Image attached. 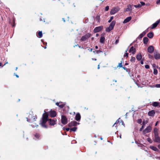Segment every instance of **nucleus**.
<instances>
[{
	"label": "nucleus",
	"instance_id": "nucleus-35",
	"mask_svg": "<svg viewBox=\"0 0 160 160\" xmlns=\"http://www.w3.org/2000/svg\"><path fill=\"white\" fill-rule=\"evenodd\" d=\"M153 73L155 75H156L157 74L158 71L156 69H154Z\"/></svg>",
	"mask_w": 160,
	"mask_h": 160
},
{
	"label": "nucleus",
	"instance_id": "nucleus-49",
	"mask_svg": "<svg viewBox=\"0 0 160 160\" xmlns=\"http://www.w3.org/2000/svg\"><path fill=\"white\" fill-rule=\"evenodd\" d=\"M144 126L142 125V127L141 128H140L139 129V131H142V129H143Z\"/></svg>",
	"mask_w": 160,
	"mask_h": 160
},
{
	"label": "nucleus",
	"instance_id": "nucleus-18",
	"mask_svg": "<svg viewBox=\"0 0 160 160\" xmlns=\"http://www.w3.org/2000/svg\"><path fill=\"white\" fill-rule=\"evenodd\" d=\"M155 114V112L153 110H152L148 112V114L149 116H153Z\"/></svg>",
	"mask_w": 160,
	"mask_h": 160
},
{
	"label": "nucleus",
	"instance_id": "nucleus-28",
	"mask_svg": "<svg viewBox=\"0 0 160 160\" xmlns=\"http://www.w3.org/2000/svg\"><path fill=\"white\" fill-rule=\"evenodd\" d=\"M159 104V103L157 102H154L152 103V105L154 107L157 106Z\"/></svg>",
	"mask_w": 160,
	"mask_h": 160
},
{
	"label": "nucleus",
	"instance_id": "nucleus-61",
	"mask_svg": "<svg viewBox=\"0 0 160 160\" xmlns=\"http://www.w3.org/2000/svg\"><path fill=\"white\" fill-rule=\"evenodd\" d=\"M2 63L0 62V66H2Z\"/></svg>",
	"mask_w": 160,
	"mask_h": 160
},
{
	"label": "nucleus",
	"instance_id": "nucleus-20",
	"mask_svg": "<svg viewBox=\"0 0 160 160\" xmlns=\"http://www.w3.org/2000/svg\"><path fill=\"white\" fill-rule=\"evenodd\" d=\"M154 57L155 59H159L160 58V54L158 53L154 54Z\"/></svg>",
	"mask_w": 160,
	"mask_h": 160
},
{
	"label": "nucleus",
	"instance_id": "nucleus-37",
	"mask_svg": "<svg viewBox=\"0 0 160 160\" xmlns=\"http://www.w3.org/2000/svg\"><path fill=\"white\" fill-rule=\"evenodd\" d=\"M142 122V119H138V121H137V122L138 123H141Z\"/></svg>",
	"mask_w": 160,
	"mask_h": 160
},
{
	"label": "nucleus",
	"instance_id": "nucleus-58",
	"mask_svg": "<svg viewBox=\"0 0 160 160\" xmlns=\"http://www.w3.org/2000/svg\"><path fill=\"white\" fill-rule=\"evenodd\" d=\"M16 77L17 78H18L19 77V76H18V75H16Z\"/></svg>",
	"mask_w": 160,
	"mask_h": 160
},
{
	"label": "nucleus",
	"instance_id": "nucleus-34",
	"mask_svg": "<svg viewBox=\"0 0 160 160\" xmlns=\"http://www.w3.org/2000/svg\"><path fill=\"white\" fill-rule=\"evenodd\" d=\"M135 60V58L134 57H132L130 61L132 62H134Z\"/></svg>",
	"mask_w": 160,
	"mask_h": 160
},
{
	"label": "nucleus",
	"instance_id": "nucleus-32",
	"mask_svg": "<svg viewBox=\"0 0 160 160\" xmlns=\"http://www.w3.org/2000/svg\"><path fill=\"white\" fill-rule=\"evenodd\" d=\"M134 6L136 8H140L142 6V5L139 4L138 5H134Z\"/></svg>",
	"mask_w": 160,
	"mask_h": 160
},
{
	"label": "nucleus",
	"instance_id": "nucleus-27",
	"mask_svg": "<svg viewBox=\"0 0 160 160\" xmlns=\"http://www.w3.org/2000/svg\"><path fill=\"white\" fill-rule=\"evenodd\" d=\"M145 34L146 32H143L139 35V37L140 38H142L143 36L145 35Z\"/></svg>",
	"mask_w": 160,
	"mask_h": 160
},
{
	"label": "nucleus",
	"instance_id": "nucleus-48",
	"mask_svg": "<svg viewBox=\"0 0 160 160\" xmlns=\"http://www.w3.org/2000/svg\"><path fill=\"white\" fill-rule=\"evenodd\" d=\"M145 68L147 69H148L149 68V66L148 65H146L145 66Z\"/></svg>",
	"mask_w": 160,
	"mask_h": 160
},
{
	"label": "nucleus",
	"instance_id": "nucleus-59",
	"mask_svg": "<svg viewBox=\"0 0 160 160\" xmlns=\"http://www.w3.org/2000/svg\"><path fill=\"white\" fill-rule=\"evenodd\" d=\"M98 34H96V36L97 37H98Z\"/></svg>",
	"mask_w": 160,
	"mask_h": 160
},
{
	"label": "nucleus",
	"instance_id": "nucleus-41",
	"mask_svg": "<svg viewBox=\"0 0 160 160\" xmlns=\"http://www.w3.org/2000/svg\"><path fill=\"white\" fill-rule=\"evenodd\" d=\"M109 9V7L108 6H107L106 7L105 10L106 11H107Z\"/></svg>",
	"mask_w": 160,
	"mask_h": 160
},
{
	"label": "nucleus",
	"instance_id": "nucleus-1",
	"mask_svg": "<svg viewBox=\"0 0 160 160\" xmlns=\"http://www.w3.org/2000/svg\"><path fill=\"white\" fill-rule=\"evenodd\" d=\"M48 114L47 112H46L43 115L42 121V122L40 123L41 126L45 128H47V126L45 125V123L48 120Z\"/></svg>",
	"mask_w": 160,
	"mask_h": 160
},
{
	"label": "nucleus",
	"instance_id": "nucleus-17",
	"mask_svg": "<svg viewBox=\"0 0 160 160\" xmlns=\"http://www.w3.org/2000/svg\"><path fill=\"white\" fill-rule=\"evenodd\" d=\"M132 18L131 17H129L128 18H127L126 19H125L123 22V23H127V22H128L129 21H130Z\"/></svg>",
	"mask_w": 160,
	"mask_h": 160
},
{
	"label": "nucleus",
	"instance_id": "nucleus-42",
	"mask_svg": "<svg viewBox=\"0 0 160 160\" xmlns=\"http://www.w3.org/2000/svg\"><path fill=\"white\" fill-rule=\"evenodd\" d=\"M124 57H128V53L127 52H125V54L124 55Z\"/></svg>",
	"mask_w": 160,
	"mask_h": 160
},
{
	"label": "nucleus",
	"instance_id": "nucleus-44",
	"mask_svg": "<svg viewBox=\"0 0 160 160\" xmlns=\"http://www.w3.org/2000/svg\"><path fill=\"white\" fill-rule=\"evenodd\" d=\"M155 87L158 88H160V84H156L155 85Z\"/></svg>",
	"mask_w": 160,
	"mask_h": 160
},
{
	"label": "nucleus",
	"instance_id": "nucleus-29",
	"mask_svg": "<svg viewBox=\"0 0 160 160\" xmlns=\"http://www.w3.org/2000/svg\"><path fill=\"white\" fill-rule=\"evenodd\" d=\"M77 129V128L76 127H74L72 128L71 129H70V131H73L75 132V131H76Z\"/></svg>",
	"mask_w": 160,
	"mask_h": 160
},
{
	"label": "nucleus",
	"instance_id": "nucleus-51",
	"mask_svg": "<svg viewBox=\"0 0 160 160\" xmlns=\"http://www.w3.org/2000/svg\"><path fill=\"white\" fill-rule=\"evenodd\" d=\"M148 56H149V58H153V56L151 55H149Z\"/></svg>",
	"mask_w": 160,
	"mask_h": 160
},
{
	"label": "nucleus",
	"instance_id": "nucleus-53",
	"mask_svg": "<svg viewBox=\"0 0 160 160\" xmlns=\"http://www.w3.org/2000/svg\"><path fill=\"white\" fill-rule=\"evenodd\" d=\"M101 52V51H100V50H98L97 51V53H99V52Z\"/></svg>",
	"mask_w": 160,
	"mask_h": 160
},
{
	"label": "nucleus",
	"instance_id": "nucleus-33",
	"mask_svg": "<svg viewBox=\"0 0 160 160\" xmlns=\"http://www.w3.org/2000/svg\"><path fill=\"white\" fill-rule=\"evenodd\" d=\"M96 19L98 21V22H100V16H97L96 17Z\"/></svg>",
	"mask_w": 160,
	"mask_h": 160
},
{
	"label": "nucleus",
	"instance_id": "nucleus-55",
	"mask_svg": "<svg viewBox=\"0 0 160 160\" xmlns=\"http://www.w3.org/2000/svg\"><path fill=\"white\" fill-rule=\"evenodd\" d=\"M100 68V65H99V64L98 65V69H99Z\"/></svg>",
	"mask_w": 160,
	"mask_h": 160
},
{
	"label": "nucleus",
	"instance_id": "nucleus-62",
	"mask_svg": "<svg viewBox=\"0 0 160 160\" xmlns=\"http://www.w3.org/2000/svg\"><path fill=\"white\" fill-rule=\"evenodd\" d=\"M8 63V62H7L5 64H4V66L6 64H7Z\"/></svg>",
	"mask_w": 160,
	"mask_h": 160
},
{
	"label": "nucleus",
	"instance_id": "nucleus-26",
	"mask_svg": "<svg viewBox=\"0 0 160 160\" xmlns=\"http://www.w3.org/2000/svg\"><path fill=\"white\" fill-rule=\"evenodd\" d=\"M105 40V38L103 37H101L100 39V42L102 43H103Z\"/></svg>",
	"mask_w": 160,
	"mask_h": 160
},
{
	"label": "nucleus",
	"instance_id": "nucleus-19",
	"mask_svg": "<svg viewBox=\"0 0 160 160\" xmlns=\"http://www.w3.org/2000/svg\"><path fill=\"white\" fill-rule=\"evenodd\" d=\"M80 118L81 116L80 114L78 113H77L75 117L76 120L77 121H78L80 120Z\"/></svg>",
	"mask_w": 160,
	"mask_h": 160
},
{
	"label": "nucleus",
	"instance_id": "nucleus-45",
	"mask_svg": "<svg viewBox=\"0 0 160 160\" xmlns=\"http://www.w3.org/2000/svg\"><path fill=\"white\" fill-rule=\"evenodd\" d=\"M156 3L157 4H160V0H157L156 2Z\"/></svg>",
	"mask_w": 160,
	"mask_h": 160
},
{
	"label": "nucleus",
	"instance_id": "nucleus-52",
	"mask_svg": "<svg viewBox=\"0 0 160 160\" xmlns=\"http://www.w3.org/2000/svg\"><path fill=\"white\" fill-rule=\"evenodd\" d=\"M66 130L67 131H68L69 130V128H66Z\"/></svg>",
	"mask_w": 160,
	"mask_h": 160
},
{
	"label": "nucleus",
	"instance_id": "nucleus-21",
	"mask_svg": "<svg viewBox=\"0 0 160 160\" xmlns=\"http://www.w3.org/2000/svg\"><path fill=\"white\" fill-rule=\"evenodd\" d=\"M150 148L154 151L158 152V149L156 147L153 146H150Z\"/></svg>",
	"mask_w": 160,
	"mask_h": 160
},
{
	"label": "nucleus",
	"instance_id": "nucleus-30",
	"mask_svg": "<svg viewBox=\"0 0 160 160\" xmlns=\"http://www.w3.org/2000/svg\"><path fill=\"white\" fill-rule=\"evenodd\" d=\"M38 35L39 38H41L42 37V31H39L38 32Z\"/></svg>",
	"mask_w": 160,
	"mask_h": 160
},
{
	"label": "nucleus",
	"instance_id": "nucleus-9",
	"mask_svg": "<svg viewBox=\"0 0 160 160\" xmlns=\"http://www.w3.org/2000/svg\"><path fill=\"white\" fill-rule=\"evenodd\" d=\"M49 115L51 117H55L56 116V112L55 111L51 110L49 112Z\"/></svg>",
	"mask_w": 160,
	"mask_h": 160
},
{
	"label": "nucleus",
	"instance_id": "nucleus-15",
	"mask_svg": "<svg viewBox=\"0 0 160 160\" xmlns=\"http://www.w3.org/2000/svg\"><path fill=\"white\" fill-rule=\"evenodd\" d=\"M160 22V20H158L155 23H153L151 27V29H153L156 28Z\"/></svg>",
	"mask_w": 160,
	"mask_h": 160
},
{
	"label": "nucleus",
	"instance_id": "nucleus-46",
	"mask_svg": "<svg viewBox=\"0 0 160 160\" xmlns=\"http://www.w3.org/2000/svg\"><path fill=\"white\" fill-rule=\"evenodd\" d=\"M147 123V121H143L142 123V125L144 126L146 123Z\"/></svg>",
	"mask_w": 160,
	"mask_h": 160
},
{
	"label": "nucleus",
	"instance_id": "nucleus-7",
	"mask_svg": "<svg viewBox=\"0 0 160 160\" xmlns=\"http://www.w3.org/2000/svg\"><path fill=\"white\" fill-rule=\"evenodd\" d=\"M61 122L63 124H66L67 123V120L66 117L64 116H62Z\"/></svg>",
	"mask_w": 160,
	"mask_h": 160
},
{
	"label": "nucleus",
	"instance_id": "nucleus-5",
	"mask_svg": "<svg viewBox=\"0 0 160 160\" xmlns=\"http://www.w3.org/2000/svg\"><path fill=\"white\" fill-rule=\"evenodd\" d=\"M119 10V8L118 7L114 8H112L110 11V14L113 15L117 12Z\"/></svg>",
	"mask_w": 160,
	"mask_h": 160
},
{
	"label": "nucleus",
	"instance_id": "nucleus-54",
	"mask_svg": "<svg viewBox=\"0 0 160 160\" xmlns=\"http://www.w3.org/2000/svg\"><path fill=\"white\" fill-rule=\"evenodd\" d=\"M141 63L142 64H143V61H141Z\"/></svg>",
	"mask_w": 160,
	"mask_h": 160
},
{
	"label": "nucleus",
	"instance_id": "nucleus-43",
	"mask_svg": "<svg viewBox=\"0 0 160 160\" xmlns=\"http://www.w3.org/2000/svg\"><path fill=\"white\" fill-rule=\"evenodd\" d=\"M140 3H141L140 5H142V6H143V5H145V3L144 2H140Z\"/></svg>",
	"mask_w": 160,
	"mask_h": 160
},
{
	"label": "nucleus",
	"instance_id": "nucleus-31",
	"mask_svg": "<svg viewBox=\"0 0 160 160\" xmlns=\"http://www.w3.org/2000/svg\"><path fill=\"white\" fill-rule=\"evenodd\" d=\"M158 129L156 128H155L154 130V132L155 135L156 134H158Z\"/></svg>",
	"mask_w": 160,
	"mask_h": 160
},
{
	"label": "nucleus",
	"instance_id": "nucleus-4",
	"mask_svg": "<svg viewBox=\"0 0 160 160\" xmlns=\"http://www.w3.org/2000/svg\"><path fill=\"white\" fill-rule=\"evenodd\" d=\"M152 129V128L150 126H148L147 127L145 130L143 131V134H144L149 133L151 132Z\"/></svg>",
	"mask_w": 160,
	"mask_h": 160
},
{
	"label": "nucleus",
	"instance_id": "nucleus-8",
	"mask_svg": "<svg viewBox=\"0 0 160 160\" xmlns=\"http://www.w3.org/2000/svg\"><path fill=\"white\" fill-rule=\"evenodd\" d=\"M103 28V26H101L99 27H98L95 28L94 29V32H100Z\"/></svg>",
	"mask_w": 160,
	"mask_h": 160
},
{
	"label": "nucleus",
	"instance_id": "nucleus-16",
	"mask_svg": "<svg viewBox=\"0 0 160 160\" xmlns=\"http://www.w3.org/2000/svg\"><path fill=\"white\" fill-rule=\"evenodd\" d=\"M132 10V6L131 5H128L127 6V8L125 10V12H127L129 11H131Z\"/></svg>",
	"mask_w": 160,
	"mask_h": 160
},
{
	"label": "nucleus",
	"instance_id": "nucleus-13",
	"mask_svg": "<svg viewBox=\"0 0 160 160\" xmlns=\"http://www.w3.org/2000/svg\"><path fill=\"white\" fill-rule=\"evenodd\" d=\"M49 125H54L56 124V121L53 119H49Z\"/></svg>",
	"mask_w": 160,
	"mask_h": 160
},
{
	"label": "nucleus",
	"instance_id": "nucleus-39",
	"mask_svg": "<svg viewBox=\"0 0 160 160\" xmlns=\"http://www.w3.org/2000/svg\"><path fill=\"white\" fill-rule=\"evenodd\" d=\"M119 119H118V120L116 121V122H115V123L114 124V125H113V126H115V127H116V126L115 125H116L117 123H118V122H119Z\"/></svg>",
	"mask_w": 160,
	"mask_h": 160
},
{
	"label": "nucleus",
	"instance_id": "nucleus-40",
	"mask_svg": "<svg viewBox=\"0 0 160 160\" xmlns=\"http://www.w3.org/2000/svg\"><path fill=\"white\" fill-rule=\"evenodd\" d=\"M113 16L111 17L110 19L108 21V22H110L113 19Z\"/></svg>",
	"mask_w": 160,
	"mask_h": 160
},
{
	"label": "nucleus",
	"instance_id": "nucleus-11",
	"mask_svg": "<svg viewBox=\"0 0 160 160\" xmlns=\"http://www.w3.org/2000/svg\"><path fill=\"white\" fill-rule=\"evenodd\" d=\"M147 50L150 53H152L154 51V48L152 46H149Z\"/></svg>",
	"mask_w": 160,
	"mask_h": 160
},
{
	"label": "nucleus",
	"instance_id": "nucleus-22",
	"mask_svg": "<svg viewBox=\"0 0 160 160\" xmlns=\"http://www.w3.org/2000/svg\"><path fill=\"white\" fill-rule=\"evenodd\" d=\"M142 58V55L140 53L138 54L136 56V58L138 60H140Z\"/></svg>",
	"mask_w": 160,
	"mask_h": 160
},
{
	"label": "nucleus",
	"instance_id": "nucleus-60",
	"mask_svg": "<svg viewBox=\"0 0 160 160\" xmlns=\"http://www.w3.org/2000/svg\"><path fill=\"white\" fill-rule=\"evenodd\" d=\"M122 67L124 69H125V70L126 69V68H124V67Z\"/></svg>",
	"mask_w": 160,
	"mask_h": 160
},
{
	"label": "nucleus",
	"instance_id": "nucleus-24",
	"mask_svg": "<svg viewBox=\"0 0 160 160\" xmlns=\"http://www.w3.org/2000/svg\"><path fill=\"white\" fill-rule=\"evenodd\" d=\"M147 36L149 38H152L153 37V33L152 32H149L148 33Z\"/></svg>",
	"mask_w": 160,
	"mask_h": 160
},
{
	"label": "nucleus",
	"instance_id": "nucleus-12",
	"mask_svg": "<svg viewBox=\"0 0 160 160\" xmlns=\"http://www.w3.org/2000/svg\"><path fill=\"white\" fill-rule=\"evenodd\" d=\"M155 142L160 143V138L159 137L158 134L155 135Z\"/></svg>",
	"mask_w": 160,
	"mask_h": 160
},
{
	"label": "nucleus",
	"instance_id": "nucleus-56",
	"mask_svg": "<svg viewBox=\"0 0 160 160\" xmlns=\"http://www.w3.org/2000/svg\"><path fill=\"white\" fill-rule=\"evenodd\" d=\"M158 121H157V122H156V124H155V126H157V124H158Z\"/></svg>",
	"mask_w": 160,
	"mask_h": 160
},
{
	"label": "nucleus",
	"instance_id": "nucleus-64",
	"mask_svg": "<svg viewBox=\"0 0 160 160\" xmlns=\"http://www.w3.org/2000/svg\"><path fill=\"white\" fill-rule=\"evenodd\" d=\"M125 65H128V63H126L125 64Z\"/></svg>",
	"mask_w": 160,
	"mask_h": 160
},
{
	"label": "nucleus",
	"instance_id": "nucleus-36",
	"mask_svg": "<svg viewBox=\"0 0 160 160\" xmlns=\"http://www.w3.org/2000/svg\"><path fill=\"white\" fill-rule=\"evenodd\" d=\"M35 137L36 138H38L40 137V135L38 133H36L35 135Z\"/></svg>",
	"mask_w": 160,
	"mask_h": 160
},
{
	"label": "nucleus",
	"instance_id": "nucleus-63",
	"mask_svg": "<svg viewBox=\"0 0 160 160\" xmlns=\"http://www.w3.org/2000/svg\"><path fill=\"white\" fill-rule=\"evenodd\" d=\"M128 49H127L126 50V51H125L126 52H127V51H128Z\"/></svg>",
	"mask_w": 160,
	"mask_h": 160
},
{
	"label": "nucleus",
	"instance_id": "nucleus-50",
	"mask_svg": "<svg viewBox=\"0 0 160 160\" xmlns=\"http://www.w3.org/2000/svg\"><path fill=\"white\" fill-rule=\"evenodd\" d=\"M118 42H119V40L117 39L116 40L115 43L116 44H117Z\"/></svg>",
	"mask_w": 160,
	"mask_h": 160
},
{
	"label": "nucleus",
	"instance_id": "nucleus-25",
	"mask_svg": "<svg viewBox=\"0 0 160 160\" xmlns=\"http://www.w3.org/2000/svg\"><path fill=\"white\" fill-rule=\"evenodd\" d=\"M148 39L147 37H145L143 38V42L144 44H147L148 42Z\"/></svg>",
	"mask_w": 160,
	"mask_h": 160
},
{
	"label": "nucleus",
	"instance_id": "nucleus-6",
	"mask_svg": "<svg viewBox=\"0 0 160 160\" xmlns=\"http://www.w3.org/2000/svg\"><path fill=\"white\" fill-rule=\"evenodd\" d=\"M91 36L89 33H87L84 36H83L81 38V40L82 41H84L88 39Z\"/></svg>",
	"mask_w": 160,
	"mask_h": 160
},
{
	"label": "nucleus",
	"instance_id": "nucleus-14",
	"mask_svg": "<svg viewBox=\"0 0 160 160\" xmlns=\"http://www.w3.org/2000/svg\"><path fill=\"white\" fill-rule=\"evenodd\" d=\"M56 105L58 106L60 108H62L64 107L65 104L62 102H57L56 103Z\"/></svg>",
	"mask_w": 160,
	"mask_h": 160
},
{
	"label": "nucleus",
	"instance_id": "nucleus-10",
	"mask_svg": "<svg viewBox=\"0 0 160 160\" xmlns=\"http://www.w3.org/2000/svg\"><path fill=\"white\" fill-rule=\"evenodd\" d=\"M129 51L130 52H131L134 54L136 52V49L135 48H134L132 46L130 48Z\"/></svg>",
	"mask_w": 160,
	"mask_h": 160
},
{
	"label": "nucleus",
	"instance_id": "nucleus-47",
	"mask_svg": "<svg viewBox=\"0 0 160 160\" xmlns=\"http://www.w3.org/2000/svg\"><path fill=\"white\" fill-rule=\"evenodd\" d=\"M118 67H122V64L121 63H119L118 64Z\"/></svg>",
	"mask_w": 160,
	"mask_h": 160
},
{
	"label": "nucleus",
	"instance_id": "nucleus-23",
	"mask_svg": "<svg viewBox=\"0 0 160 160\" xmlns=\"http://www.w3.org/2000/svg\"><path fill=\"white\" fill-rule=\"evenodd\" d=\"M77 124H79V123L77 122L76 121H73L72 122H71V123L69 124V125H71L72 126H76Z\"/></svg>",
	"mask_w": 160,
	"mask_h": 160
},
{
	"label": "nucleus",
	"instance_id": "nucleus-3",
	"mask_svg": "<svg viewBox=\"0 0 160 160\" xmlns=\"http://www.w3.org/2000/svg\"><path fill=\"white\" fill-rule=\"evenodd\" d=\"M115 24V22L114 21H112L110 24L109 27L106 28V31L107 32H109L113 29Z\"/></svg>",
	"mask_w": 160,
	"mask_h": 160
},
{
	"label": "nucleus",
	"instance_id": "nucleus-2",
	"mask_svg": "<svg viewBox=\"0 0 160 160\" xmlns=\"http://www.w3.org/2000/svg\"><path fill=\"white\" fill-rule=\"evenodd\" d=\"M37 118L36 115L33 116L32 114H29L28 118H27V121L29 122H32L36 120Z\"/></svg>",
	"mask_w": 160,
	"mask_h": 160
},
{
	"label": "nucleus",
	"instance_id": "nucleus-38",
	"mask_svg": "<svg viewBox=\"0 0 160 160\" xmlns=\"http://www.w3.org/2000/svg\"><path fill=\"white\" fill-rule=\"evenodd\" d=\"M147 140L150 143H151L152 142V140L150 138H147Z\"/></svg>",
	"mask_w": 160,
	"mask_h": 160
},
{
	"label": "nucleus",
	"instance_id": "nucleus-57",
	"mask_svg": "<svg viewBox=\"0 0 160 160\" xmlns=\"http://www.w3.org/2000/svg\"><path fill=\"white\" fill-rule=\"evenodd\" d=\"M95 48H96V49H97L98 48V47L97 46H95Z\"/></svg>",
	"mask_w": 160,
	"mask_h": 160
}]
</instances>
